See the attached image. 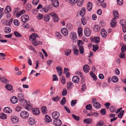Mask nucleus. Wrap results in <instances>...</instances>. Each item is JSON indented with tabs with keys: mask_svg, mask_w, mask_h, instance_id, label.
<instances>
[{
	"mask_svg": "<svg viewBox=\"0 0 126 126\" xmlns=\"http://www.w3.org/2000/svg\"><path fill=\"white\" fill-rule=\"evenodd\" d=\"M20 115L21 117L23 119H27L29 117V114L27 111H23L21 112Z\"/></svg>",
	"mask_w": 126,
	"mask_h": 126,
	"instance_id": "nucleus-1",
	"label": "nucleus"
},
{
	"mask_svg": "<svg viewBox=\"0 0 126 126\" xmlns=\"http://www.w3.org/2000/svg\"><path fill=\"white\" fill-rule=\"evenodd\" d=\"M84 34L85 36L87 37L90 36L91 33V31L89 28H87L84 30Z\"/></svg>",
	"mask_w": 126,
	"mask_h": 126,
	"instance_id": "nucleus-2",
	"label": "nucleus"
},
{
	"mask_svg": "<svg viewBox=\"0 0 126 126\" xmlns=\"http://www.w3.org/2000/svg\"><path fill=\"white\" fill-rule=\"evenodd\" d=\"M53 122L55 126H60L62 124L61 120L59 119L54 120L53 121Z\"/></svg>",
	"mask_w": 126,
	"mask_h": 126,
	"instance_id": "nucleus-3",
	"label": "nucleus"
},
{
	"mask_svg": "<svg viewBox=\"0 0 126 126\" xmlns=\"http://www.w3.org/2000/svg\"><path fill=\"white\" fill-rule=\"evenodd\" d=\"M50 16L53 17L54 22H57L59 21V19L57 15L54 13L49 14Z\"/></svg>",
	"mask_w": 126,
	"mask_h": 126,
	"instance_id": "nucleus-4",
	"label": "nucleus"
},
{
	"mask_svg": "<svg viewBox=\"0 0 126 126\" xmlns=\"http://www.w3.org/2000/svg\"><path fill=\"white\" fill-rule=\"evenodd\" d=\"M52 117L55 119H57L60 116V113L57 111H54L52 113Z\"/></svg>",
	"mask_w": 126,
	"mask_h": 126,
	"instance_id": "nucleus-5",
	"label": "nucleus"
},
{
	"mask_svg": "<svg viewBox=\"0 0 126 126\" xmlns=\"http://www.w3.org/2000/svg\"><path fill=\"white\" fill-rule=\"evenodd\" d=\"M21 20L23 22H25L27 21L29 19V17L28 15H24L21 17Z\"/></svg>",
	"mask_w": 126,
	"mask_h": 126,
	"instance_id": "nucleus-6",
	"label": "nucleus"
},
{
	"mask_svg": "<svg viewBox=\"0 0 126 126\" xmlns=\"http://www.w3.org/2000/svg\"><path fill=\"white\" fill-rule=\"evenodd\" d=\"M101 34L103 38H105L106 37L107 35V33L104 29H102L101 30Z\"/></svg>",
	"mask_w": 126,
	"mask_h": 126,
	"instance_id": "nucleus-7",
	"label": "nucleus"
},
{
	"mask_svg": "<svg viewBox=\"0 0 126 126\" xmlns=\"http://www.w3.org/2000/svg\"><path fill=\"white\" fill-rule=\"evenodd\" d=\"M61 31L62 33L64 36H67L68 34V31L65 28H62L61 30Z\"/></svg>",
	"mask_w": 126,
	"mask_h": 126,
	"instance_id": "nucleus-8",
	"label": "nucleus"
},
{
	"mask_svg": "<svg viewBox=\"0 0 126 126\" xmlns=\"http://www.w3.org/2000/svg\"><path fill=\"white\" fill-rule=\"evenodd\" d=\"M53 6L55 7H58L59 5V3L57 0H51Z\"/></svg>",
	"mask_w": 126,
	"mask_h": 126,
	"instance_id": "nucleus-9",
	"label": "nucleus"
},
{
	"mask_svg": "<svg viewBox=\"0 0 126 126\" xmlns=\"http://www.w3.org/2000/svg\"><path fill=\"white\" fill-rule=\"evenodd\" d=\"M28 122L30 125H33L35 123V120L34 118L32 117H30L29 119Z\"/></svg>",
	"mask_w": 126,
	"mask_h": 126,
	"instance_id": "nucleus-10",
	"label": "nucleus"
},
{
	"mask_svg": "<svg viewBox=\"0 0 126 126\" xmlns=\"http://www.w3.org/2000/svg\"><path fill=\"white\" fill-rule=\"evenodd\" d=\"M39 38V36L38 35L35 33H34L32 34L29 37V38L30 40L33 39H36V38Z\"/></svg>",
	"mask_w": 126,
	"mask_h": 126,
	"instance_id": "nucleus-11",
	"label": "nucleus"
},
{
	"mask_svg": "<svg viewBox=\"0 0 126 126\" xmlns=\"http://www.w3.org/2000/svg\"><path fill=\"white\" fill-rule=\"evenodd\" d=\"M10 101L12 103L14 104L17 102L18 99L16 96H14L11 98Z\"/></svg>",
	"mask_w": 126,
	"mask_h": 126,
	"instance_id": "nucleus-12",
	"label": "nucleus"
},
{
	"mask_svg": "<svg viewBox=\"0 0 126 126\" xmlns=\"http://www.w3.org/2000/svg\"><path fill=\"white\" fill-rule=\"evenodd\" d=\"M32 113L36 115H38L40 113L39 109L38 108H35L33 109L32 110Z\"/></svg>",
	"mask_w": 126,
	"mask_h": 126,
	"instance_id": "nucleus-13",
	"label": "nucleus"
},
{
	"mask_svg": "<svg viewBox=\"0 0 126 126\" xmlns=\"http://www.w3.org/2000/svg\"><path fill=\"white\" fill-rule=\"evenodd\" d=\"M56 69L58 72V73L59 74V76H61L62 73V68L60 66H57L56 67Z\"/></svg>",
	"mask_w": 126,
	"mask_h": 126,
	"instance_id": "nucleus-14",
	"label": "nucleus"
},
{
	"mask_svg": "<svg viewBox=\"0 0 126 126\" xmlns=\"http://www.w3.org/2000/svg\"><path fill=\"white\" fill-rule=\"evenodd\" d=\"M36 40L37 39H32L31 40H30L31 41L32 44L34 46H37L38 45V41H37Z\"/></svg>",
	"mask_w": 126,
	"mask_h": 126,
	"instance_id": "nucleus-15",
	"label": "nucleus"
},
{
	"mask_svg": "<svg viewBox=\"0 0 126 126\" xmlns=\"http://www.w3.org/2000/svg\"><path fill=\"white\" fill-rule=\"evenodd\" d=\"M72 80L75 83H78L79 80V78L77 76H74L72 78Z\"/></svg>",
	"mask_w": 126,
	"mask_h": 126,
	"instance_id": "nucleus-16",
	"label": "nucleus"
},
{
	"mask_svg": "<svg viewBox=\"0 0 126 126\" xmlns=\"http://www.w3.org/2000/svg\"><path fill=\"white\" fill-rule=\"evenodd\" d=\"M93 105L95 108L98 109L101 107V106L100 104L98 102L95 101L93 103Z\"/></svg>",
	"mask_w": 126,
	"mask_h": 126,
	"instance_id": "nucleus-17",
	"label": "nucleus"
},
{
	"mask_svg": "<svg viewBox=\"0 0 126 126\" xmlns=\"http://www.w3.org/2000/svg\"><path fill=\"white\" fill-rule=\"evenodd\" d=\"M3 111L5 112L11 113L12 112V110L10 108L8 107H5L3 110Z\"/></svg>",
	"mask_w": 126,
	"mask_h": 126,
	"instance_id": "nucleus-18",
	"label": "nucleus"
},
{
	"mask_svg": "<svg viewBox=\"0 0 126 126\" xmlns=\"http://www.w3.org/2000/svg\"><path fill=\"white\" fill-rule=\"evenodd\" d=\"M83 69L85 72L86 73H87L89 70V67L87 64L83 66Z\"/></svg>",
	"mask_w": 126,
	"mask_h": 126,
	"instance_id": "nucleus-19",
	"label": "nucleus"
},
{
	"mask_svg": "<svg viewBox=\"0 0 126 126\" xmlns=\"http://www.w3.org/2000/svg\"><path fill=\"white\" fill-rule=\"evenodd\" d=\"M11 119L13 123L15 124L18 122V119L16 116L11 117Z\"/></svg>",
	"mask_w": 126,
	"mask_h": 126,
	"instance_id": "nucleus-20",
	"label": "nucleus"
},
{
	"mask_svg": "<svg viewBox=\"0 0 126 126\" xmlns=\"http://www.w3.org/2000/svg\"><path fill=\"white\" fill-rule=\"evenodd\" d=\"M85 13V9L84 7H82L80 12L79 14L81 16H83Z\"/></svg>",
	"mask_w": 126,
	"mask_h": 126,
	"instance_id": "nucleus-21",
	"label": "nucleus"
},
{
	"mask_svg": "<svg viewBox=\"0 0 126 126\" xmlns=\"http://www.w3.org/2000/svg\"><path fill=\"white\" fill-rule=\"evenodd\" d=\"M20 102L21 104L23 106H25L27 105V101L24 99H22L20 100Z\"/></svg>",
	"mask_w": 126,
	"mask_h": 126,
	"instance_id": "nucleus-22",
	"label": "nucleus"
},
{
	"mask_svg": "<svg viewBox=\"0 0 126 126\" xmlns=\"http://www.w3.org/2000/svg\"><path fill=\"white\" fill-rule=\"evenodd\" d=\"M92 7V3L90 2H89L87 5V9L89 11H91Z\"/></svg>",
	"mask_w": 126,
	"mask_h": 126,
	"instance_id": "nucleus-23",
	"label": "nucleus"
},
{
	"mask_svg": "<svg viewBox=\"0 0 126 126\" xmlns=\"http://www.w3.org/2000/svg\"><path fill=\"white\" fill-rule=\"evenodd\" d=\"M92 120L90 119H85L83 120V122L87 124H89L92 123Z\"/></svg>",
	"mask_w": 126,
	"mask_h": 126,
	"instance_id": "nucleus-24",
	"label": "nucleus"
},
{
	"mask_svg": "<svg viewBox=\"0 0 126 126\" xmlns=\"http://www.w3.org/2000/svg\"><path fill=\"white\" fill-rule=\"evenodd\" d=\"M118 80V79L117 77L116 76H114L111 79V80L112 82H117Z\"/></svg>",
	"mask_w": 126,
	"mask_h": 126,
	"instance_id": "nucleus-25",
	"label": "nucleus"
},
{
	"mask_svg": "<svg viewBox=\"0 0 126 126\" xmlns=\"http://www.w3.org/2000/svg\"><path fill=\"white\" fill-rule=\"evenodd\" d=\"M45 121L49 123L51 122V119L49 116L48 115H46L45 116Z\"/></svg>",
	"mask_w": 126,
	"mask_h": 126,
	"instance_id": "nucleus-26",
	"label": "nucleus"
},
{
	"mask_svg": "<svg viewBox=\"0 0 126 126\" xmlns=\"http://www.w3.org/2000/svg\"><path fill=\"white\" fill-rule=\"evenodd\" d=\"M0 118L2 119H5L7 118L6 115L3 113H0Z\"/></svg>",
	"mask_w": 126,
	"mask_h": 126,
	"instance_id": "nucleus-27",
	"label": "nucleus"
},
{
	"mask_svg": "<svg viewBox=\"0 0 126 126\" xmlns=\"http://www.w3.org/2000/svg\"><path fill=\"white\" fill-rule=\"evenodd\" d=\"M100 27L98 25H96L94 28V31L97 32L100 30Z\"/></svg>",
	"mask_w": 126,
	"mask_h": 126,
	"instance_id": "nucleus-28",
	"label": "nucleus"
},
{
	"mask_svg": "<svg viewBox=\"0 0 126 126\" xmlns=\"http://www.w3.org/2000/svg\"><path fill=\"white\" fill-rule=\"evenodd\" d=\"M6 88L9 90H12L13 87L11 85L7 84L5 86Z\"/></svg>",
	"mask_w": 126,
	"mask_h": 126,
	"instance_id": "nucleus-29",
	"label": "nucleus"
},
{
	"mask_svg": "<svg viewBox=\"0 0 126 126\" xmlns=\"http://www.w3.org/2000/svg\"><path fill=\"white\" fill-rule=\"evenodd\" d=\"M11 31V28L9 27H6L5 28L4 30V32L5 33H10Z\"/></svg>",
	"mask_w": 126,
	"mask_h": 126,
	"instance_id": "nucleus-30",
	"label": "nucleus"
},
{
	"mask_svg": "<svg viewBox=\"0 0 126 126\" xmlns=\"http://www.w3.org/2000/svg\"><path fill=\"white\" fill-rule=\"evenodd\" d=\"M46 108V107L45 106H43L41 108V109L42 112L44 114L46 113L47 112V110Z\"/></svg>",
	"mask_w": 126,
	"mask_h": 126,
	"instance_id": "nucleus-31",
	"label": "nucleus"
},
{
	"mask_svg": "<svg viewBox=\"0 0 126 126\" xmlns=\"http://www.w3.org/2000/svg\"><path fill=\"white\" fill-rule=\"evenodd\" d=\"M79 47V49L80 53L81 54H83L84 53V48L83 46H80Z\"/></svg>",
	"mask_w": 126,
	"mask_h": 126,
	"instance_id": "nucleus-32",
	"label": "nucleus"
},
{
	"mask_svg": "<svg viewBox=\"0 0 126 126\" xmlns=\"http://www.w3.org/2000/svg\"><path fill=\"white\" fill-rule=\"evenodd\" d=\"M50 19L49 16L48 15H46L44 16V20L45 21L47 22L49 21Z\"/></svg>",
	"mask_w": 126,
	"mask_h": 126,
	"instance_id": "nucleus-33",
	"label": "nucleus"
},
{
	"mask_svg": "<svg viewBox=\"0 0 126 126\" xmlns=\"http://www.w3.org/2000/svg\"><path fill=\"white\" fill-rule=\"evenodd\" d=\"M5 10L6 11L5 12L6 13L10 12L11 11V8L10 6H7Z\"/></svg>",
	"mask_w": 126,
	"mask_h": 126,
	"instance_id": "nucleus-34",
	"label": "nucleus"
},
{
	"mask_svg": "<svg viewBox=\"0 0 126 126\" xmlns=\"http://www.w3.org/2000/svg\"><path fill=\"white\" fill-rule=\"evenodd\" d=\"M73 86L72 82L69 81L67 83V88L68 89H71Z\"/></svg>",
	"mask_w": 126,
	"mask_h": 126,
	"instance_id": "nucleus-35",
	"label": "nucleus"
},
{
	"mask_svg": "<svg viewBox=\"0 0 126 126\" xmlns=\"http://www.w3.org/2000/svg\"><path fill=\"white\" fill-rule=\"evenodd\" d=\"M93 50L94 52H95L98 49V45H94L93 46Z\"/></svg>",
	"mask_w": 126,
	"mask_h": 126,
	"instance_id": "nucleus-36",
	"label": "nucleus"
},
{
	"mask_svg": "<svg viewBox=\"0 0 126 126\" xmlns=\"http://www.w3.org/2000/svg\"><path fill=\"white\" fill-rule=\"evenodd\" d=\"M79 35L80 37H81L82 35V30L81 28H79L78 30Z\"/></svg>",
	"mask_w": 126,
	"mask_h": 126,
	"instance_id": "nucleus-37",
	"label": "nucleus"
},
{
	"mask_svg": "<svg viewBox=\"0 0 126 126\" xmlns=\"http://www.w3.org/2000/svg\"><path fill=\"white\" fill-rule=\"evenodd\" d=\"M66 101V100L65 97H63L62 99L61 100L60 102L61 105H64L65 104Z\"/></svg>",
	"mask_w": 126,
	"mask_h": 126,
	"instance_id": "nucleus-38",
	"label": "nucleus"
},
{
	"mask_svg": "<svg viewBox=\"0 0 126 126\" xmlns=\"http://www.w3.org/2000/svg\"><path fill=\"white\" fill-rule=\"evenodd\" d=\"M13 20L12 18L11 19L9 20H6V24L7 26L10 25L12 23Z\"/></svg>",
	"mask_w": 126,
	"mask_h": 126,
	"instance_id": "nucleus-39",
	"label": "nucleus"
},
{
	"mask_svg": "<svg viewBox=\"0 0 126 126\" xmlns=\"http://www.w3.org/2000/svg\"><path fill=\"white\" fill-rule=\"evenodd\" d=\"M100 38L98 36L94 37V41L95 43H98L100 42Z\"/></svg>",
	"mask_w": 126,
	"mask_h": 126,
	"instance_id": "nucleus-40",
	"label": "nucleus"
},
{
	"mask_svg": "<svg viewBox=\"0 0 126 126\" xmlns=\"http://www.w3.org/2000/svg\"><path fill=\"white\" fill-rule=\"evenodd\" d=\"M64 52L65 53V55H66V56H68L71 54V51L70 50L67 49Z\"/></svg>",
	"mask_w": 126,
	"mask_h": 126,
	"instance_id": "nucleus-41",
	"label": "nucleus"
},
{
	"mask_svg": "<svg viewBox=\"0 0 126 126\" xmlns=\"http://www.w3.org/2000/svg\"><path fill=\"white\" fill-rule=\"evenodd\" d=\"M83 44L82 41L80 40H79L77 41V45L79 47L83 46L82 45Z\"/></svg>",
	"mask_w": 126,
	"mask_h": 126,
	"instance_id": "nucleus-42",
	"label": "nucleus"
},
{
	"mask_svg": "<svg viewBox=\"0 0 126 126\" xmlns=\"http://www.w3.org/2000/svg\"><path fill=\"white\" fill-rule=\"evenodd\" d=\"M81 21L82 24L83 25H85L87 23V20L84 17H82L81 19Z\"/></svg>",
	"mask_w": 126,
	"mask_h": 126,
	"instance_id": "nucleus-43",
	"label": "nucleus"
},
{
	"mask_svg": "<svg viewBox=\"0 0 126 126\" xmlns=\"http://www.w3.org/2000/svg\"><path fill=\"white\" fill-rule=\"evenodd\" d=\"M0 60L2 59L4 60L5 59V57L6 55L4 54L3 53H0Z\"/></svg>",
	"mask_w": 126,
	"mask_h": 126,
	"instance_id": "nucleus-44",
	"label": "nucleus"
},
{
	"mask_svg": "<svg viewBox=\"0 0 126 126\" xmlns=\"http://www.w3.org/2000/svg\"><path fill=\"white\" fill-rule=\"evenodd\" d=\"M14 34L17 37H20L22 36V35L16 31H15Z\"/></svg>",
	"mask_w": 126,
	"mask_h": 126,
	"instance_id": "nucleus-45",
	"label": "nucleus"
},
{
	"mask_svg": "<svg viewBox=\"0 0 126 126\" xmlns=\"http://www.w3.org/2000/svg\"><path fill=\"white\" fill-rule=\"evenodd\" d=\"M124 112V110H122L121 112L118 114V116L119 118H122Z\"/></svg>",
	"mask_w": 126,
	"mask_h": 126,
	"instance_id": "nucleus-46",
	"label": "nucleus"
},
{
	"mask_svg": "<svg viewBox=\"0 0 126 126\" xmlns=\"http://www.w3.org/2000/svg\"><path fill=\"white\" fill-rule=\"evenodd\" d=\"M73 48L74 49L73 50L74 51V54L76 55H78L79 53V51L78 49L76 48H74V47H73Z\"/></svg>",
	"mask_w": 126,
	"mask_h": 126,
	"instance_id": "nucleus-47",
	"label": "nucleus"
},
{
	"mask_svg": "<svg viewBox=\"0 0 126 126\" xmlns=\"http://www.w3.org/2000/svg\"><path fill=\"white\" fill-rule=\"evenodd\" d=\"M113 14L114 17H115L116 19L118 18L119 15L117 11H116L115 12L113 13Z\"/></svg>",
	"mask_w": 126,
	"mask_h": 126,
	"instance_id": "nucleus-48",
	"label": "nucleus"
},
{
	"mask_svg": "<svg viewBox=\"0 0 126 126\" xmlns=\"http://www.w3.org/2000/svg\"><path fill=\"white\" fill-rule=\"evenodd\" d=\"M70 36L73 38H76V33L74 32H72L70 35Z\"/></svg>",
	"mask_w": 126,
	"mask_h": 126,
	"instance_id": "nucleus-49",
	"label": "nucleus"
},
{
	"mask_svg": "<svg viewBox=\"0 0 126 126\" xmlns=\"http://www.w3.org/2000/svg\"><path fill=\"white\" fill-rule=\"evenodd\" d=\"M104 124V122L102 121H100L99 122H98L96 126H102Z\"/></svg>",
	"mask_w": 126,
	"mask_h": 126,
	"instance_id": "nucleus-50",
	"label": "nucleus"
},
{
	"mask_svg": "<svg viewBox=\"0 0 126 126\" xmlns=\"http://www.w3.org/2000/svg\"><path fill=\"white\" fill-rule=\"evenodd\" d=\"M100 113L102 115H105L106 113V110L105 109H103L100 111Z\"/></svg>",
	"mask_w": 126,
	"mask_h": 126,
	"instance_id": "nucleus-51",
	"label": "nucleus"
},
{
	"mask_svg": "<svg viewBox=\"0 0 126 126\" xmlns=\"http://www.w3.org/2000/svg\"><path fill=\"white\" fill-rule=\"evenodd\" d=\"M0 80L3 83H7L8 82L7 80L4 78H1Z\"/></svg>",
	"mask_w": 126,
	"mask_h": 126,
	"instance_id": "nucleus-52",
	"label": "nucleus"
},
{
	"mask_svg": "<svg viewBox=\"0 0 126 126\" xmlns=\"http://www.w3.org/2000/svg\"><path fill=\"white\" fill-rule=\"evenodd\" d=\"M29 49L33 51L35 53H37L35 50L33 48V47L32 46H29Z\"/></svg>",
	"mask_w": 126,
	"mask_h": 126,
	"instance_id": "nucleus-53",
	"label": "nucleus"
},
{
	"mask_svg": "<svg viewBox=\"0 0 126 126\" xmlns=\"http://www.w3.org/2000/svg\"><path fill=\"white\" fill-rule=\"evenodd\" d=\"M14 23L15 25L16 26H18L19 25V22L18 20L17 19H15L14 20Z\"/></svg>",
	"mask_w": 126,
	"mask_h": 126,
	"instance_id": "nucleus-54",
	"label": "nucleus"
},
{
	"mask_svg": "<svg viewBox=\"0 0 126 126\" xmlns=\"http://www.w3.org/2000/svg\"><path fill=\"white\" fill-rule=\"evenodd\" d=\"M56 36L58 38L61 39L62 38V36L60 33L59 32H57L56 33Z\"/></svg>",
	"mask_w": 126,
	"mask_h": 126,
	"instance_id": "nucleus-55",
	"label": "nucleus"
},
{
	"mask_svg": "<svg viewBox=\"0 0 126 126\" xmlns=\"http://www.w3.org/2000/svg\"><path fill=\"white\" fill-rule=\"evenodd\" d=\"M110 111V112H113L115 111V109L114 107L113 106H111L109 108Z\"/></svg>",
	"mask_w": 126,
	"mask_h": 126,
	"instance_id": "nucleus-56",
	"label": "nucleus"
},
{
	"mask_svg": "<svg viewBox=\"0 0 126 126\" xmlns=\"http://www.w3.org/2000/svg\"><path fill=\"white\" fill-rule=\"evenodd\" d=\"M24 95L21 93H19L18 95V97L19 98H18L19 100L20 101V100H21L22 98H23L24 97Z\"/></svg>",
	"mask_w": 126,
	"mask_h": 126,
	"instance_id": "nucleus-57",
	"label": "nucleus"
},
{
	"mask_svg": "<svg viewBox=\"0 0 126 126\" xmlns=\"http://www.w3.org/2000/svg\"><path fill=\"white\" fill-rule=\"evenodd\" d=\"M77 100H72L71 102V105L72 107H74L76 104Z\"/></svg>",
	"mask_w": 126,
	"mask_h": 126,
	"instance_id": "nucleus-58",
	"label": "nucleus"
},
{
	"mask_svg": "<svg viewBox=\"0 0 126 126\" xmlns=\"http://www.w3.org/2000/svg\"><path fill=\"white\" fill-rule=\"evenodd\" d=\"M86 108L87 110H90L92 109L91 105L90 104L87 105L86 106Z\"/></svg>",
	"mask_w": 126,
	"mask_h": 126,
	"instance_id": "nucleus-59",
	"label": "nucleus"
},
{
	"mask_svg": "<svg viewBox=\"0 0 126 126\" xmlns=\"http://www.w3.org/2000/svg\"><path fill=\"white\" fill-rule=\"evenodd\" d=\"M121 51H123V52L126 51V45L123 46L121 48Z\"/></svg>",
	"mask_w": 126,
	"mask_h": 126,
	"instance_id": "nucleus-60",
	"label": "nucleus"
},
{
	"mask_svg": "<svg viewBox=\"0 0 126 126\" xmlns=\"http://www.w3.org/2000/svg\"><path fill=\"white\" fill-rule=\"evenodd\" d=\"M49 9V7L47 6L45 7L44 9V11L46 13H47Z\"/></svg>",
	"mask_w": 126,
	"mask_h": 126,
	"instance_id": "nucleus-61",
	"label": "nucleus"
},
{
	"mask_svg": "<svg viewBox=\"0 0 126 126\" xmlns=\"http://www.w3.org/2000/svg\"><path fill=\"white\" fill-rule=\"evenodd\" d=\"M120 55H119V57L121 58H123L124 57L125 53L123 51H121V52L120 53Z\"/></svg>",
	"mask_w": 126,
	"mask_h": 126,
	"instance_id": "nucleus-62",
	"label": "nucleus"
},
{
	"mask_svg": "<svg viewBox=\"0 0 126 126\" xmlns=\"http://www.w3.org/2000/svg\"><path fill=\"white\" fill-rule=\"evenodd\" d=\"M72 116L75 119L78 121L79 120V117L74 114H72Z\"/></svg>",
	"mask_w": 126,
	"mask_h": 126,
	"instance_id": "nucleus-63",
	"label": "nucleus"
},
{
	"mask_svg": "<svg viewBox=\"0 0 126 126\" xmlns=\"http://www.w3.org/2000/svg\"><path fill=\"white\" fill-rule=\"evenodd\" d=\"M40 92V90H36L35 91H34L32 93V94L33 95H36L38 93H39Z\"/></svg>",
	"mask_w": 126,
	"mask_h": 126,
	"instance_id": "nucleus-64",
	"label": "nucleus"
}]
</instances>
